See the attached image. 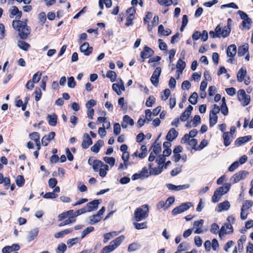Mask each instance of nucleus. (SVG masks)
Masks as SVG:
<instances>
[{
    "label": "nucleus",
    "mask_w": 253,
    "mask_h": 253,
    "mask_svg": "<svg viewBox=\"0 0 253 253\" xmlns=\"http://www.w3.org/2000/svg\"><path fill=\"white\" fill-rule=\"evenodd\" d=\"M13 28L19 33L20 37L22 39H25L30 34L31 30L27 25L26 22L20 20H13L12 22Z\"/></svg>",
    "instance_id": "1"
},
{
    "label": "nucleus",
    "mask_w": 253,
    "mask_h": 253,
    "mask_svg": "<svg viewBox=\"0 0 253 253\" xmlns=\"http://www.w3.org/2000/svg\"><path fill=\"white\" fill-rule=\"evenodd\" d=\"M149 211L148 205H143L137 208L134 212V219L137 222L145 219L148 216Z\"/></svg>",
    "instance_id": "2"
},
{
    "label": "nucleus",
    "mask_w": 253,
    "mask_h": 253,
    "mask_svg": "<svg viewBox=\"0 0 253 253\" xmlns=\"http://www.w3.org/2000/svg\"><path fill=\"white\" fill-rule=\"evenodd\" d=\"M231 187V185L229 183H226L223 185V186L218 188L216 189L212 196L211 201L213 203L217 202L221 198V197L227 193Z\"/></svg>",
    "instance_id": "3"
},
{
    "label": "nucleus",
    "mask_w": 253,
    "mask_h": 253,
    "mask_svg": "<svg viewBox=\"0 0 253 253\" xmlns=\"http://www.w3.org/2000/svg\"><path fill=\"white\" fill-rule=\"evenodd\" d=\"M215 31L219 35V38H226L231 32L230 26L227 25L222 28L220 24H218L215 28Z\"/></svg>",
    "instance_id": "4"
},
{
    "label": "nucleus",
    "mask_w": 253,
    "mask_h": 253,
    "mask_svg": "<svg viewBox=\"0 0 253 253\" xmlns=\"http://www.w3.org/2000/svg\"><path fill=\"white\" fill-rule=\"evenodd\" d=\"M122 242L120 238H116L110 243L108 246H105L103 249V252L109 253L115 250Z\"/></svg>",
    "instance_id": "5"
},
{
    "label": "nucleus",
    "mask_w": 253,
    "mask_h": 253,
    "mask_svg": "<svg viewBox=\"0 0 253 253\" xmlns=\"http://www.w3.org/2000/svg\"><path fill=\"white\" fill-rule=\"evenodd\" d=\"M238 98L243 106L249 104L250 101V96L247 94L243 89H240L237 93Z\"/></svg>",
    "instance_id": "6"
},
{
    "label": "nucleus",
    "mask_w": 253,
    "mask_h": 253,
    "mask_svg": "<svg viewBox=\"0 0 253 253\" xmlns=\"http://www.w3.org/2000/svg\"><path fill=\"white\" fill-rule=\"evenodd\" d=\"M149 176L150 172H148V170L146 167H144L140 171H138V172L133 174L131 177V179L133 180H135L139 179H143L144 178H147Z\"/></svg>",
    "instance_id": "7"
},
{
    "label": "nucleus",
    "mask_w": 253,
    "mask_h": 253,
    "mask_svg": "<svg viewBox=\"0 0 253 253\" xmlns=\"http://www.w3.org/2000/svg\"><path fill=\"white\" fill-rule=\"evenodd\" d=\"M117 82L118 83L113 84L112 89L118 95H120L122 94V91L125 90L124 83L120 78L117 80Z\"/></svg>",
    "instance_id": "8"
},
{
    "label": "nucleus",
    "mask_w": 253,
    "mask_h": 253,
    "mask_svg": "<svg viewBox=\"0 0 253 253\" xmlns=\"http://www.w3.org/2000/svg\"><path fill=\"white\" fill-rule=\"evenodd\" d=\"M191 206L192 204L190 202L183 203L179 206L175 208L172 211L171 213L174 215L181 213L189 209Z\"/></svg>",
    "instance_id": "9"
},
{
    "label": "nucleus",
    "mask_w": 253,
    "mask_h": 253,
    "mask_svg": "<svg viewBox=\"0 0 253 253\" xmlns=\"http://www.w3.org/2000/svg\"><path fill=\"white\" fill-rule=\"evenodd\" d=\"M248 175V172L246 170H241L234 174L230 180L233 183H237L240 180L244 179Z\"/></svg>",
    "instance_id": "10"
},
{
    "label": "nucleus",
    "mask_w": 253,
    "mask_h": 253,
    "mask_svg": "<svg viewBox=\"0 0 253 253\" xmlns=\"http://www.w3.org/2000/svg\"><path fill=\"white\" fill-rule=\"evenodd\" d=\"M88 163L89 165L92 166L94 171L98 172L99 169L102 167L104 164L102 161L98 160H95L93 158H89L88 160Z\"/></svg>",
    "instance_id": "11"
},
{
    "label": "nucleus",
    "mask_w": 253,
    "mask_h": 253,
    "mask_svg": "<svg viewBox=\"0 0 253 253\" xmlns=\"http://www.w3.org/2000/svg\"><path fill=\"white\" fill-rule=\"evenodd\" d=\"M233 229L232 226L229 223H226L223 225L219 231V236H224L225 235H230L233 232Z\"/></svg>",
    "instance_id": "12"
},
{
    "label": "nucleus",
    "mask_w": 253,
    "mask_h": 253,
    "mask_svg": "<svg viewBox=\"0 0 253 253\" xmlns=\"http://www.w3.org/2000/svg\"><path fill=\"white\" fill-rule=\"evenodd\" d=\"M100 200H94L92 202L88 203L84 208L87 212H90L97 209L99 205L101 203Z\"/></svg>",
    "instance_id": "13"
},
{
    "label": "nucleus",
    "mask_w": 253,
    "mask_h": 253,
    "mask_svg": "<svg viewBox=\"0 0 253 253\" xmlns=\"http://www.w3.org/2000/svg\"><path fill=\"white\" fill-rule=\"evenodd\" d=\"M204 223V220L200 219L194 222L193 228H192L195 234H201L203 233V230L202 229Z\"/></svg>",
    "instance_id": "14"
},
{
    "label": "nucleus",
    "mask_w": 253,
    "mask_h": 253,
    "mask_svg": "<svg viewBox=\"0 0 253 253\" xmlns=\"http://www.w3.org/2000/svg\"><path fill=\"white\" fill-rule=\"evenodd\" d=\"M161 73V68L159 67H157L154 71L151 78V81L152 84L155 86H157L159 83V78Z\"/></svg>",
    "instance_id": "15"
},
{
    "label": "nucleus",
    "mask_w": 253,
    "mask_h": 253,
    "mask_svg": "<svg viewBox=\"0 0 253 253\" xmlns=\"http://www.w3.org/2000/svg\"><path fill=\"white\" fill-rule=\"evenodd\" d=\"M153 50L150 47L145 46L144 47L143 51L140 53V56L143 59V61H144V59L151 57L153 55Z\"/></svg>",
    "instance_id": "16"
},
{
    "label": "nucleus",
    "mask_w": 253,
    "mask_h": 253,
    "mask_svg": "<svg viewBox=\"0 0 253 253\" xmlns=\"http://www.w3.org/2000/svg\"><path fill=\"white\" fill-rule=\"evenodd\" d=\"M92 47L89 46V43L87 42L83 43L80 47V51L85 55H89L92 51Z\"/></svg>",
    "instance_id": "17"
},
{
    "label": "nucleus",
    "mask_w": 253,
    "mask_h": 253,
    "mask_svg": "<svg viewBox=\"0 0 253 253\" xmlns=\"http://www.w3.org/2000/svg\"><path fill=\"white\" fill-rule=\"evenodd\" d=\"M230 207V203L228 201H225L219 203L215 208L217 212H220L223 211H227Z\"/></svg>",
    "instance_id": "18"
},
{
    "label": "nucleus",
    "mask_w": 253,
    "mask_h": 253,
    "mask_svg": "<svg viewBox=\"0 0 253 253\" xmlns=\"http://www.w3.org/2000/svg\"><path fill=\"white\" fill-rule=\"evenodd\" d=\"M152 164H149L148 165V167L150 169V171H148V172H150V175H158L161 173L163 168V165L159 166L158 165V167L152 168Z\"/></svg>",
    "instance_id": "19"
},
{
    "label": "nucleus",
    "mask_w": 253,
    "mask_h": 253,
    "mask_svg": "<svg viewBox=\"0 0 253 253\" xmlns=\"http://www.w3.org/2000/svg\"><path fill=\"white\" fill-rule=\"evenodd\" d=\"M20 249L18 244H14L11 246H7L2 249V253H10L12 252L17 251Z\"/></svg>",
    "instance_id": "20"
},
{
    "label": "nucleus",
    "mask_w": 253,
    "mask_h": 253,
    "mask_svg": "<svg viewBox=\"0 0 253 253\" xmlns=\"http://www.w3.org/2000/svg\"><path fill=\"white\" fill-rule=\"evenodd\" d=\"M92 144V140L89 135L85 133L83 136V140L82 146L83 149H86Z\"/></svg>",
    "instance_id": "21"
},
{
    "label": "nucleus",
    "mask_w": 253,
    "mask_h": 253,
    "mask_svg": "<svg viewBox=\"0 0 253 253\" xmlns=\"http://www.w3.org/2000/svg\"><path fill=\"white\" fill-rule=\"evenodd\" d=\"M55 135L54 132H50L48 134L44 135L42 139V145L47 146L50 141L53 139Z\"/></svg>",
    "instance_id": "22"
},
{
    "label": "nucleus",
    "mask_w": 253,
    "mask_h": 253,
    "mask_svg": "<svg viewBox=\"0 0 253 253\" xmlns=\"http://www.w3.org/2000/svg\"><path fill=\"white\" fill-rule=\"evenodd\" d=\"M178 134V132L174 128H171L167 133L166 139L169 141H172L175 139Z\"/></svg>",
    "instance_id": "23"
},
{
    "label": "nucleus",
    "mask_w": 253,
    "mask_h": 253,
    "mask_svg": "<svg viewBox=\"0 0 253 253\" xmlns=\"http://www.w3.org/2000/svg\"><path fill=\"white\" fill-rule=\"evenodd\" d=\"M134 122L128 115H125L123 117V121L122 123V126L124 128L127 127L128 125L133 126Z\"/></svg>",
    "instance_id": "24"
},
{
    "label": "nucleus",
    "mask_w": 253,
    "mask_h": 253,
    "mask_svg": "<svg viewBox=\"0 0 253 253\" xmlns=\"http://www.w3.org/2000/svg\"><path fill=\"white\" fill-rule=\"evenodd\" d=\"M192 110L193 107L191 105H189L185 111L180 116V120L183 122L186 121L190 115Z\"/></svg>",
    "instance_id": "25"
},
{
    "label": "nucleus",
    "mask_w": 253,
    "mask_h": 253,
    "mask_svg": "<svg viewBox=\"0 0 253 253\" xmlns=\"http://www.w3.org/2000/svg\"><path fill=\"white\" fill-rule=\"evenodd\" d=\"M252 138L251 135L245 136L241 137L236 139L235 142V145L237 146H239L249 141Z\"/></svg>",
    "instance_id": "26"
},
{
    "label": "nucleus",
    "mask_w": 253,
    "mask_h": 253,
    "mask_svg": "<svg viewBox=\"0 0 253 253\" xmlns=\"http://www.w3.org/2000/svg\"><path fill=\"white\" fill-rule=\"evenodd\" d=\"M246 75L247 70L246 68L242 67L238 72L237 75V81L239 82H242L246 77Z\"/></svg>",
    "instance_id": "27"
},
{
    "label": "nucleus",
    "mask_w": 253,
    "mask_h": 253,
    "mask_svg": "<svg viewBox=\"0 0 253 253\" xmlns=\"http://www.w3.org/2000/svg\"><path fill=\"white\" fill-rule=\"evenodd\" d=\"M185 67V62L184 61H183L181 59H179L176 64V72L178 73L177 78H179L180 74H181L182 73V71L184 69Z\"/></svg>",
    "instance_id": "28"
},
{
    "label": "nucleus",
    "mask_w": 253,
    "mask_h": 253,
    "mask_svg": "<svg viewBox=\"0 0 253 253\" xmlns=\"http://www.w3.org/2000/svg\"><path fill=\"white\" fill-rule=\"evenodd\" d=\"M237 48L235 44H231L229 45L227 49V55L230 57H233L236 53Z\"/></svg>",
    "instance_id": "29"
},
{
    "label": "nucleus",
    "mask_w": 253,
    "mask_h": 253,
    "mask_svg": "<svg viewBox=\"0 0 253 253\" xmlns=\"http://www.w3.org/2000/svg\"><path fill=\"white\" fill-rule=\"evenodd\" d=\"M222 137L224 140V145L225 146H229L232 141L233 136H231L228 132H224Z\"/></svg>",
    "instance_id": "30"
},
{
    "label": "nucleus",
    "mask_w": 253,
    "mask_h": 253,
    "mask_svg": "<svg viewBox=\"0 0 253 253\" xmlns=\"http://www.w3.org/2000/svg\"><path fill=\"white\" fill-rule=\"evenodd\" d=\"M11 18L14 16H16V18L20 19L22 13L21 11H19L18 8L16 6H13L10 10Z\"/></svg>",
    "instance_id": "31"
},
{
    "label": "nucleus",
    "mask_w": 253,
    "mask_h": 253,
    "mask_svg": "<svg viewBox=\"0 0 253 253\" xmlns=\"http://www.w3.org/2000/svg\"><path fill=\"white\" fill-rule=\"evenodd\" d=\"M103 145L104 141L102 140H99L97 141L96 143L91 147V150L95 153H97Z\"/></svg>",
    "instance_id": "32"
},
{
    "label": "nucleus",
    "mask_w": 253,
    "mask_h": 253,
    "mask_svg": "<svg viewBox=\"0 0 253 253\" xmlns=\"http://www.w3.org/2000/svg\"><path fill=\"white\" fill-rule=\"evenodd\" d=\"M47 119L48 124L51 126H55L57 124V116L55 114L48 115Z\"/></svg>",
    "instance_id": "33"
},
{
    "label": "nucleus",
    "mask_w": 253,
    "mask_h": 253,
    "mask_svg": "<svg viewBox=\"0 0 253 253\" xmlns=\"http://www.w3.org/2000/svg\"><path fill=\"white\" fill-rule=\"evenodd\" d=\"M76 217L74 214H70L69 216L68 217V219H66L62 223H61L60 226H63L75 222L76 220Z\"/></svg>",
    "instance_id": "34"
},
{
    "label": "nucleus",
    "mask_w": 253,
    "mask_h": 253,
    "mask_svg": "<svg viewBox=\"0 0 253 253\" xmlns=\"http://www.w3.org/2000/svg\"><path fill=\"white\" fill-rule=\"evenodd\" d=\"M158 33L163 36H169L171 33V31L167 29L166 30L162 25H160L158 27Z\"/></svg>",
    "instance_id": "35"
},
{
    "label": "nucleus",
    "mask_w": 253,
    "mask_h": 253,
    "mask_svg": "<svg viewBox=\"0 0 253 253\" xmlns=\"http://www.w3.org/2000/svg\"><path fill=\"white\" fill-rule=\"evenodd\" d=\"M17 45L20 48L25 51L28 50L30 47V45L23 41H19Z\"/></svg>",
    "instance_id": "36"
},
{
    "label": "nucleus",
    "mask_w": 253,
    "mask_h": 253,
    "mask_svg": "<svg viewBox=\"0 0 253 253\" xmlns=\"http://www.w3.org/2000/svg\"><path fill=\"white\" fill-rule=\"evenodd\" d=\"M108 170L109 166L107 165L104 164L102 167H101L99 169L98 171L99 172V175L102 177H105L107 174V171Z\"/></svg>",
    "instance_id": "37"
},
{
    "label": "nucleus",
    "mask_w": 253,
    "mask_h": 253,
    "mask_svg": "<svg viewBox=\"0 0 253 253\" xmlns=\"http://www.w3.org/2000/svg\"><path fill=\"white\" fill-rule=\"evenodd\" d=\"M101 218L102 217L98 213L91 215L89 217L90 223L93 224L100 221Z\"/></svg>",
    "instance_id": "38"
},
{
    "label": "nucleus",
    "mask_w": 253,
    "mask_h": 253,
    "mask_svg": "<svg viewBox=\"0 0 253 253\" xmlns=\"http://www.w3.org/2000/svg\"><path fill=\"white\" fill-rule=\"evenodd\" d=\"M248 48H249V47H248V44H244V45L239 47L238 48V55L240 56H242L243 55H244V54L246 52H247V51L248 50Z\"/></svg>",
    "instance_id": "39"
},
{
    "label": "nucleus",
    "mask_w": 253,
    "mask_h": 253,
    "mask_svg": "<svg viewBox=\"0 0 253 253\" xmlns=\"http://www.w3.org/2000/svg\"><path fill=\"white\" fill-rule=\"evenodd\" d=\"M104 161L108 164L111 167H112L114 166L116 160L114 157H104L103 158Z\"/></svg>",
    "instance_id": "40"
},
{
    "label": "nucleus",
    "mask_w": 253,
    "mask_h": 253,
    "mask_svg": "<svg viewBox=\"0 0 253 253\" xmlns=\"http://www.w3.org/2000/svg\"><path fill=\"white\" fill-rule=\"evenodd\" d=\"M217 115L210 114V126L212 127L217 122Z\"/></svg>",
    "instance_id": "41"
},
{
    "label": "nucleus",
    "mask_w": 253,
    "mask_h": 253,
    "mask_svg": "<svg viewBox=\"0 0 253 253\" xmlns=\"http://www.w3.org/2000/svg\"><path fill=\"white\" fill-rule=\"evenodd\" d=\"M106 77L109 78L112 82H114L116 80L117 74L113 71H108L107 72Z\"/></svg>",
    "instance_id": "42"
},
{
    "label": "nucleus",
    "mask_w": 253,
    "mask_h": 253,
    "mask_svg": "<svg viewBox=\"0 0 253 253\" xmlns=\"http://www.w3.org/2000/svg\"><path fill=\"white\" fill-rule=\"evenodd\" d=\"M198 95L197 92H193L191 96H190L188 101L189 102L195 105L197 102V98H198Z\"/></svg>",
    "instance_id": "43"
},
{
    "label": "nucleus",
    "mask_w": 253,
    "mask_h": 253,
    "mask_svg": "<svg viewBox=\"0 0 253 253\" xmlns=\"http://www.w3.org/2000/svg\"><path fill=\"white\" fill-rule=\"evenodd\" d=\"M129 158V154L128 152H125L123 153L122 155V159L125 164V168H127L128 166V161Z\"/></svg>",
    "instance_id": "44"
},
{
    "label": "nucleus",
    "mask_w": 253,
    "mask_h": 253,
    "mask_svg": "<svg viewBox=\"0 0 253 253\" xmlns=\"http://www.w3.org/2000/svg\"><path fill=\"white\" fill-rule=\"evenodd\" d=\"M72 213H73L72 210L60 214L58 216V220L61 221L63 219L67 218L69 216V214H71Z\"/></svg>",
    "instance_id": "45"
},
{
    "label": "nucleus",
    "mask_w": 253,
    "mask_h": 253,
    "mask_svg": "<svg viewBox=\"0 0 253 253\" xmlns=\"http://www.w3.org/2000/svg\"><path fill=\"white\" fill-rule=\"evenodd\" d=\"M157 2L162 6H169L172 4V0H157Z\"/></svg>",
    "instance_id": "46"
},
{
    "label": "nucleus",
    "mask_w": 253,
    "mask_h": 253,
    "mask_svg": "<svg viewBox=\"0 0 253 253\" xmlns=\"http://www.w3.org/2000/svg\"><path fill=\"white\" fill-rule=\"evenodd\" d=\"M198 143V140L196 139L192 138L188 142V145L193 149L195 150H199V148L196 147Z\"/></svg>",
    "instance_id": "47"
},
{
    "label": "nucleus",
    "mask_w": 253,
    "mask_h": 253,
    "mask_svg": "<svg viewBox=\"0 0 253 253\" xmlns=\"http://www.w3.org/2000/svg\"><path fill=\"white\" fill-rule=\"evenodd\" d=\"M133 225L135 228L137 229H142L147 228V222H143L141 223H138L137 222H133Z\"/></svg>",
    "instance_id": "48"
},
{
    "label": "nucleus",
    "mask_w": 253,
    "mask_h": 253,
    "mask_svg": "<svg viewBox=\"0 0 253 253\" xmlns=\"http://www.w3.org/2000/svg\"><path fill=\"white\" fill-rule=\"evenodd\" d=\"M42 75V72H37L33 75V78L31 79L32 81L35 84L38 83L41 80Z\"/></svg>",
    "instance_id": "49"
},
{
    "label": "nucleus",
    "mask_w": 253,
    "mask_h": 253,
    "mask_svg": "<svg viewBox=\"0 0 253 253\" xmlns=\"http://www.w3.org/2000/svg\"><path fill=\"white\" fill-rule=\"evenodd\" d=\"M34 94H35V100L36 101H38L40 100V99L41 98L42 96V91L39 87H36L35 88V90L34 92Z\"/></svg>",
    "instance_id": "50"
},
{
    "label": "nucleus",
    "mask_w": 253,
    "mask_h": 253,
    "mask_svg": "<svg viewBox=\"0 0 253 253\" xmlns=\"http://www.w3.org/2000/svg\"><path fill=\"white\" fill-rule=\"evenodd\" d=\"M155 100L156 99L153 96H150L146 100V106L148 107H151L152 105L155 102Z\"/></svg>",
    "instance_id": "51"
},
{
    "label": "nucleus",
    "mask_w": 253,
    "mask_h": 253,
    "mask_svg": "<svg viewBox=\"0 0 253 253\" xmlns=\"http://www.w3.org/2000/svg\"><path fill=\"white\" fill-rule=\"evenodd\" d=\"M67 84L70 88H73L75 87L76 84L74 77H71L68 78Z\"/></svg>",
    "instance_id": "52"
},
{
    "label": "nucleus",
    "mask_w": 253,
    "mask_h": 253,
    "mask_svg": "<svg viewBox=\"0 0 253 253\" xmlns=\"http://www.w3.org/2000/svg\"><path fill=\"white\" fill-rule=\"evenodd\" d=\"M25 182V180L23 176L18 175L16 179V183L18 186H22Z\"/></svg>",
    "instance_id": "53"
},
{
    "label": "nucleus",
    "mask_w": 253,
    "mask_h": 253,
    "mask_svg": "<svg viewBox=\"0 0 253 253\" xmlns=\"http://www.w3.org/2000/svg\"><path fill=\"white\" fill-rule=\"evenodd\" d=\"M189 249V245L186 243H182L178 246V251L183 252Z\"/></svg>",
    "instance_id": "54"
},
{
    "label": "nucleus",
    "mask_w": 253,
    "mask_h": 253,
    "mask_svg": "<svg viewBox=\"0 0 253 253\" xmlns=\"http://www.w3.org/2000/svg\"><path fill=\"white\" fill-rule=\"evenodd\" d=\"M153 152L155 155L158 154L161 151V147L159 144H155L152 146Z\"/></svg>",
    "instance_id": "55"
},
{
    "label": "nucleus",
    "mask_w": 253,
    "mask_h": 253,
    "mask_svg": "<svg viewBox=\"0 0 253 253\" xmlns=\"http://www.w3.org/2000/svg\"><path fill=\"white\" fill-rule=\"evenodd\" d=\"M140 150L141 152H140L139 158L140 159H143L146 156L147 154V149L146 146L145 145H142L141 147Z\"/></svg>",
    "instance_id": "56"
},
{
    "label": "nucleus",
    "mask_w": 253,
    "mask_h": 253,
    "mask_svg": "<svg viewBox=\"0 0 253 253\" xmlns=\"http://www.w3.org/2000/svg\"><path fill=\"white\" fill-rule=\"evenodd\" d=\"M29 137L35 142L40 140V134L37 132H34L29 134Z\"/></svg>",
    "instance_id": "57"
},
{
    "label": "nucleus",
    "mask_w": 253,
    "mask_h": 253,
    "mask_svg": "<svg viewBox=\"0 0 253 253\" xmlns=\"http://www.w3.org/2000/svg\"><path fill=\"white\" fill-rule=\"evenodd\" d=\"M140 248V245L137 243H132L128 246V251L129 252H132L136 251Z\"/></svg>",
    "instance_id": "58"
},
{
    "label": "nucleus",
    "mask_w": 253,
    "mask_h": 253,
    "mask_svg": "<svg viewBox=\"0 0 253 253\" xmlns=\"http://www.w3.org/2000/svg\"><path fill=\"white\" fill-rule=\"evenodd\" d=\"M66 249V245L65 244H60L56 250L57 253H63Z\"/></svg>",
    "instance_id": "59"
},
{
    "label": "nucleus",
    "mask_w": 253,
    "mask_h": 253,
    "mask_svg": "<svg viewBox=\"0 0 253 253\" xmlns=\"http://www.w3.org/2000/svg\"><path fill=\"white\" fill-rule=\"evenodd\" d=\"M165 159H166V158L164 157V156H163L162 155H160L156 159V162L157 163L158 165H159V166L163 165L164 166L163 164L165 161Z\"/></svg>",
    "instance_id": "60"
},
{
    "label": "nucleus",
    "mask_w": 253,
    "mask_h": 253,
    "mask_svg": "<svg viewBox=\"0 0 253 253\" xmlns=\"http://www.w3.org/2000/svg\"><path fill=\"white\" fill-rule=\"evenodd\" d=\"M253 205V202L250 200L246 201L242 206V208L248 210L249 208L252 207Z\"/></svg>",
    "instance_id": "61"
},
{
    "label": "nucleus",
    "mask_w": 253,
    "mask_h": 253,
    "mask_svg": "<svg viewBox=\"0 0 253 253\" xmlns=\"http://www.w3.org/2000/svg\"><path fill=\"white\" fill-rule=\"evenodd\" d=\"M220 111L219 107L216 104L212 105V110H211L210 114L217 115Z\"/></svg>",
    "instance_id": "62"
},
{
    "label": "nucleus",
    "mask_w": 253,
    "mask_h": 253,
    "mask_svg": "<svg viewBox=\"0 0 253 253\" xmlns=\"http://www.w3.org/2000/svg\"><path fill=\"white\" fill-rule=\"evenodd\" d=\"M219 226L216 223H213L211 226V231L213 233H219Z\"/></svg>",
    "instance_id": "63"
},
{
    "label": "nucleus",
    "mask_w": 253,
    "mask_h": 253,
    "mask_svg": "<svg viewBox=\"0 0 253 253\" xmlns=\"http://www.w3.org/2000/svg\"><path fill=\"white\" fill-rule=\"evenodd\" d=\"M57 197V195L54 192H47L46 193L44 196L43 198L45 199H54Z\"/></svg>",
    "instance_id": "64"
}]
</instances>
